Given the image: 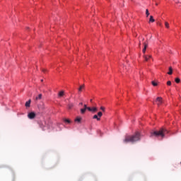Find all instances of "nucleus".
Instances as JSON below:
<instances>
[{
    "mask_svg": "<svg viewBox=\"0 0 181 181\" xmlns=\"http://www.w3.org/2000/svg\"><path fill=\"white\" fill-rule=\"evenodd\" d=\"M156 6H158V4H156Z\"/></svg>",
    "mask_w": 181,
    "mask_h": 181,
    "instance_id": "nucleus-31",
    "label": "nucleus"
},
{
    "mask_svg": "<svg viewBox=\"0 0 181 181\" xmlns=\"http://www.w3.org/2000/svg\"><path fill=\"white\" fill-rule=\"evenodd\" d=\"M42 71L45 73V71H46V70L45 69H42Z\"/></svg>",
    "mask_w": 181,
    "mask_h": 181,
    "instance_id": "nucleus-28",
    "label": "nucleus"
},
{
    "mask_svg": "<svg viewBox=\"0 0 181 181\" xmlns=\"http://www.w3.org/2000/svg\"><path fill=\"white\" fill-rule=\"evenodd\" d=\"M146 15L147 17L149 16V10L148 9L146 10Z\"/></svg>",
    "mask_w": 181,
    "mask_h": 181,
    "instance_id": "nucleus-22",
    "label": "nucleus"
},
{
    "mask_svg": "<svg viewBox=\"0 0 181 181\" xmlns=\"http://www.w3.org/2000/svg\"><path fill=\"white\" fill-rule=\"evenodd\" d=\"M158 25H159V26H160L162 24H161V23H158Z\"/></svg>",
    "mask_w": 181,
    "mask_h": 181,
    "instance_id": "nucleus-27",
    "label": "nucleus"
},
{
    "mask_svg": "<svg viewBox=\"0 0 181 181\" xmlns=\"http://www.w3.org/2000/svg\"><path fill=\"white\" fill-rule=\"evenodd\" d=\"M168 133V130L161 129L159 131H154L151 132V137L156 136V138H165V134Z\"/></svg>",
    "mask_w": 181,
    "mask_h": 181,
    "instance_id": "nucleus-2",
    "label": "nucleus"
},
{
    "mask_svg": "<svg viewBox=\"0 0 181 181\" xmlns=\"http://www.w3.org/2000/svg\"><path fill=\"white\" fill-rule=\"evenodd\" d=\"M101 117H103V112H99L98 115H93V119H97V121H101Z\"/></svg>",
    "mask_w": 181,
    "mask_h": 181,
    "instance_id": "nucleus-3",
    "label": "nucleus"
},
{
    "mask_svg": "<svg viewBox=\"0 0 181 181\" xmlns=\"http://www.w3.org/2000/svg\"><path fill=\"white\" fill-rule=\"evenodd\" d=\"M100 110H103V112H105V107H104L103 106L100 107Z\"/></svg>",
    "mask_w": 181,
    "mask_h": 181,
    "instance_id": "nucleus-25",
    "label": "nucleus"
},
{
    "mask_svg": "<svg viewBox=\"0 0 181 181\" xmlns=\"http://www.w3.org/2000/svg\"><path fill=\"white\" fill-rule=\"evenodd\" d=\"M73 107H74V104H73V103H69L68 104V108H69V110H71Z\"/></svg>",
    "mask_w": 181,
    "mask_h": 181,
    "instance_id": "nucleus-12",
    "label": "nucleus"
},
{
    "mask_svg": "<svg viewBox=\"0 0 181 181\" xmlns=\"http://www.w3.org/2000/svg\"><path fill=\"white\" fill-rule=\"evenodd\" d=\"M165 26L167 28V29H169V23L165 22Z\"/></svg>",
    "mask_w": 181,
    "mask_h": 181,
    "instance_id": "nucleus-20",
    "label": "nucleus"
},
{
    "mask_svg": "<svg viewBox=\"0 0 181 181\" xmlns=\"http://www.w3.org/2000/svg\"><path fill=\"white\" fill-rule=\"evenodd\" d=\"M152 58V56L151 55H145L144 56V59H145V61L146 62H148L149 61V59H151Z\"/></svg>",
    "mask_w": 181,
    "mask_h": 181,
    "instance_id": "nucleus-8",
    "label": "nucleus"
},
{
    "mask_svg": "<svg viewBox=\"0 0 181 181\" xmlns=\"http://www.w3.org/2000/svg\"><path fill=\"white\" fill-rule=\"evenodd\" d=\"M75 122H78V123L80 124V122H81V117H77L75 119Z\"/></svg>",
    "mask_w": 181,
    "mask_h": 181,
    "instance_id": "nucleus-13",
    "label": "nucleus"
},
{
    "mask_svg": "<svg viewBox=\"0 0 181 181\" xmlns=\"http://www.w3.org/2000/svg\"><path fill=\"white\" fill-rule=\"evenodd\" d=\"M38 125L42 128L43 131H45V128L46 127V121L40 120L38 122Z\"/></svg>",
    "mask_w": 181,
    "mask_h": 181,
    "instance_id": "nucleus-4",
    "label": "nucleus"
},
{
    "mask_svg": "<svg viewBox=\"0 0 181 181\" xmlns=\"http://www.w3.org/2000/svg\"><path fill=\"white\" fill-rule=\"evenodd\" d=\"M144 48L143 49V53H146V49L148 47V44H146V42H144Z\"/></svg>",
    "mask_w": 181,
    "mask_h": 181,
    "instance_id": "nucleus-9",
    "label": "nucleus"
},
{
    "mask_svg": "<svg viewBox=\"0 0 181 181\" xmlns=\"http://www.w3.org/2000/svg\"><path fill=\"white\" fill-rule=\"evenodd\" d=\"M175 83H180V78H175Z\"/></svg>",
    "mask_w": 181,
    "mask_h": 181,
    "instance_id": "nucleus-21",
    "label": "nucleus"
},
{
    "mask_svg": "<svg viewBox=\"0 0 181 181\" xmlns=\"http://www.w3.org/2000/svg\"><path fill=\"white\" fill-rule=\"evenodd\" d=\"M93 102V99H90V103H92Z\"/></svg>",
    "mask_w": 181,
    "mask_h": 181,
    "instance_id": "nucleus-30",
    "label": "nucleus"
},
{
    "mask_svg": "<svg viewBox=\"0 0 181 181\" xmlns=\"http://www.w3.org/2000/svg\"><path fill=\"white\" fill-rule=\"evenodd\" d=\"M84 87H85L84 84L80 86L79 88L78 89V93H81L83 90H84Z\"/></svg>",
    "mask_w": 181,
    "mask_h": 181,
    "instance_id": "nucleus-10",
    "label": "nucleus"
},
{
    "mask_svg": "<svg viewBox=\"0 0 181 181\" xmlns=\"http://www.w3.org/2000/svg\"><path fill=\"white\" fill-rule=\"evenodd\" d=\"M156 103L158 107H159V105H162V103H163L162 98L158 97L156 98Z\"/></svg>",
    "mask_w": 181,
    "mask_h": 181,
    "instance_id": "nucleus-6",
    "label": "nucleus"
},
{
    "mask_svg": "<svg viewBox=\"0 0 181 181\" xmlns=\"http://www.w3.org/2000/svg\"><path fill=\"white\" fill-rule=\"evenodd\" d=\"M42 93L39 94L38 96L35 98V100L37 101V100H42Z\"/></svg>",
    "mask_w": 181,
    "mask_h": 181,
    "instance_id": "nucleus-16",
    "label": "nucleus"
},
{
    "mask_svg": "<svg viewBox=\"0 0 181 181\" xmlns=\"http://www.w3.org/2000/svg\"><path fill=\"white\" fill-rule=\"evenodd\" d=\"M138 141H141V133L136 132L132 136H127L124 140V142H125L126 144H128V142L134 144V142H138Z\"/></svg>",
    "mask_w": 181,
    "mask_h": 181,
    "instance_id": "nucleus-1",
    "label": "nucleus"
},
{
    "mask_svg": "<svg viewBox=\"0 0 181 181\" xmlns=\"http://www.w3.org/2000/svg\"><path fill=\"white\" fill-rule=\"evenodd\" d=\"M41 81H43V79H42Z\"/></svg>",
    "mask_w": 181,
    "mask_h": 181,
    "instance_id": "nucleus-32",
    "label": "nucleus"
},
{
    "mask_svg": "<svg viewBox=\"0 0 181 181\" xmlns=\"http://www.w3.org/2000/svg\"><path fill=\"white\" fill-rule=\"evenodd\" d=\"M153 23V22H155V20L153 19V16H150V19H149V23Z\"/></svg>",
    "mask_w": 181,
    "mask_h": 181,
    "instance_id": "nucleus-15",
    "label": "nucleus"
},
{
    "mask_svg": "<svg viewBox=\"0 0 181 181\" xmlns=\"http://www.w3.org/2000/svg\"><path fill=\"white\" fill-rule=\"evenodd\" d=\"M80 105H83V103H80Z\"/></svg>",
    "mask_w": 181,
    "mask_h": 181,
    "instance_id": "nucleus-29",
    "label": "nucleus"
},
{
    "mask_svg": "<svg viewBox=\"0 0 181 181\" xmlns=\"http://www.w3.org/2000/svg\"><path fill=\"white\" fill-rule=\"evenodd\" d=\"M173 73V69L172 68V66L169 67V71L168 72V74H169V76L172 75Z\"/></svg>",
    "mask_w": 181,
    "mask_h": 181,
    "instance_id": "nucleus-11",
    "label": "nucleus"
},
{
    "mask_svg": "<svg viewBox=\"0 0 181 181\" xmlns=\"http://www.w3.org/2000/svg\"><path fill=\"white\" fill-rule=\"evenodd\" d=\"M28 117L29 119H35V118H36V113H35V112H31L28 113Z\"/></svg>",
    "mask_w": 181,
    "mask_h": 181,
    "instance_id": "nucleus-5",
    "label": "nucleus"
},
{
    "mask_svg": "<svg viewBox=\"0 0 181 181\" xmlns=\"http://www.w3.org/2000/svg\"><path fill=\"white\" fill-rule=\"evenodd\" d=\"M30 103H31V100H29L28 101H27L25 103V107H30Z\"/></svg>",
    "mask_w": 181,
    "mask_h": 181,
    "instance_id": "nucleus-17",
    "label": "nucleus"
},
{
    "mask_svg": "<svg viewBox=\"0 0 181 181\" xmlns=\"http://www.w3.org/2000/svg\"><path fill=\"white\" fill-rule=\"evenodd\" d=\"M167 86H172V82L170 81H168L167 82Z\"/></svg>",
    "mask_w": 181,
    "mask_h": 181,
    "instance_id": "nucleus-24",
    "label": "nucleus"
},
{
    "mask_svg": "<svg viewBox=\"0 0 181 181\" xmlns=\"http://www.w3.org/2000/svg\"><path fill=\"white\" fill-rule=\"evenodd\" d=\"M151 84H152V86H153L154 87H156V86H158V83L155 82V81H153L151 82Z\"/></svg>",
    "mask_w": 181,
    "mask_h": 181,
    "instance_id": "nucleus-18",
    "label": "nucleus"
},
{
    "mask_svg": "<svg viewBox=\"0 0 181 181\" xmlns=\"http://www.w3.org/2000/svg\"><path fill=\"white\" fill-rule=\"evenodd\" d=\"M64 122H67V124H70V122H70V119H64Z\"/></svg>",
    "mask_w": 181,
    "mask_h": 181,
    "instance_id": "nucleus-23",
    "label": "nucleus"
},
{
    "mask_svg": "<svg viewBox=\"0 0 181 181\" xmlns=\"http://www.w3.org/2000/svg\"><path fill=\"white\" fill-rule=\"evenodd\" d=\"M88 110H89L90 112H97L98 111V109L96 107H88Z\"/></svg>",
    "mask_w": 181,
    "mask_h": 181,
    "instance_id": "nucleus-7",
    "label": "nucleus"
},
{
    "mask_svg": "<svg viewBox=\"0 0 181 181\" xmlns=\"http://www.w3.org/2000/svg\"><path fill=\"white\" fill-rule=\"evenodd\" d=\"M64 95V90H62L58 93V97H63Z\"/></svg>",
    "mask_w": 181,
    "mask_h": 181,
    "instance_id": "nucleus-14",
    "label": "nucleus"
},
{
    "mask_svg": "<svg viewBox=\"0 0 181 181\" xmlns=\"http://www.w3.org/2000/svg\"><path fill=\"white\" fill-rule=\"evenodd\" d=\"M180 165H181V162H180Z\"/></svg>",
    "mask_w": 181,
    "mask_h": 181,
    "instance_id": "nucleus-33",
    "label": "nucleus"
},
{
    "mask_svg": "<svg viewBox=\"0 0 181 181\" xmlns=\"http://www.w3.org/2000/svg\"><path fill=\"white\" fill-rule=\"evenodd\" d=\"M86 110L84 108L81 109V114H86Z\"/></svg>",
    "mask_w": 181,
    "mask_h": 181,
    "instance_id": "nucleus-19",
    "label": "nucleus"
},
{
    "mask_svg": "<svg viewBox=\"0 0 181 181\" xmlns=\"http://www.w3.org/2000/svg\"><path fill=\"white\" fill-rule=\"evenodd\" d=\"M90 107H87V105H84V109L85 110H88Z\"/></svg>",
    "mask_w": 181,
    "mask_h": 181,
    "instance_id": "nucleus-26",
    "label": "nucleus"
}]
</instances>
